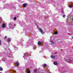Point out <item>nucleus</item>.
I'll return each mask as SVG.
<instances>
[{"label": "nucleus", "mask_w": 73, "mask_h": 73, "mask_svg": "<svg viewBox=\"0 0 73 73\" xmlns=\"http://www.w3.org/2000/svg\"><path fill=\"white\" fill-rule=\"evenodd\" d=\"M0 70L1 71H2L3 70V68L1 67H0Z\"/></svg>", "instance_id": "4468645a"}, {"label": "nucleus", "mask_w": 73, "mask_h": 73, "mask_svg": "<svg viewBox=\"0 0 73 73\" xmlns=\"http://www.w3.org/2000/svg\"><path fill=\"white\" fill-rule=\"evenodd\" d=\"M66 17V15H65V14H63L62 15L63 17Z\"/></svg>", "instance_id": "f8f14e48"}, {"label": "nucleus", "mask_w": 73, "mask_h": 73, "mask_svg": "<svg viewBox=\"0 0 73 73\" xmlns=\"http://www.w3.org/2000/svg\"><path fill=\"white\" fill-rule=\"evenodd\" d=\"M5 23H3L2 26V27L3 28H5Z\"/></svg>", "instance_id": "20e7f679"}, {"label": "nucleus", "mask_w": 73, "mask_h": 73, "mask_svg": "<svg viewBox=\"0 0 73 73\" xmlns=\"http://www.w3.org/2000/svg\"><path fill=\"white\" fill-rule=\"evenodd\" d=\"M23 57H24V56H23Z\"/></svg>", "instance_id": "2f4dec72"}, {"label": "nucleus", "mask_w": 73, "mask_h": 73, "mask_svg": "<svg viewBox=\"0 0 73 73\" xmlns=\"http://www.w3.org/2000/svg\"><path fill=\"white\" fill-rule=\"evenodd\" d=\"M36 45H34V50H35V47H36Z\"/></svg>", "instance_id": "393cba45"}, {"label": "nucleus", "mask_w": 73, "mask_h": 73, "mask_svg": "<svg viewBox=\"0 0 73 73\" xmlns=\"http://www.w3.org/2000/svg\"><path fill=\"white\" fill-rule=\"evenodd\" d=\"M7 7H8V6H7Z\"/></svg>", "instance_id": "473e14b6"}, {"label": "nucleus", "mask_w": 73, "mask_h": 73, "mask_svg": "<svg viewBox=\"0 0 73 73\" xmlns=\"http://www.w3.org/2000/svg\"><path fill=\"white\" fill-rule=\"evenodd\" d=\"M43 66L44 68H45L46 66V65L45 64H43Z\"/></svg>", "instance_id": "6e6552de"}, {"label": "nucleus", "mask_w": 73, "mask_h": 73, "mask_svg": "<svg viewBox=\"0 0 73 73\" xmlns=\"http://www.w3.org/2000/svg\"><path fill=\"white\" fill-rule=\"evenodd\" d=\"M72 20H73V18H72Z\"/></svg>", "instance_id": "7c9ffc66"}, {"label": "nucleus", "mask_w": 73, "mask_h": 73, "mask_svg": "<svg viewBox=\"0 0 73 73\" xmlns=\"http://www.w3.org/2000/svg\"><path fill=\"white\" fill-rule=\"evenodd\" d=\"M7 38V36H5V38Z\"/></svg>", "instance_id": "a878e982"}, {"label": "nucleus", "mask_w": 73, "mask_h": 73, "mask_svg": "<svg viewBox=\"0 0 73 73\" xmlns=\"http://www.w3.org/2000/svg\"><path fill=\"white\" fill-rule=\"evenodd\" d=\"M51 58H55V56L53 55L51 56Z\"/></svg>", "instance_id": "ddd939ff"}, {"label": "nucleus", "mask_w": 73, "mask_h": 73, "mask_svg": "<svg viewBox=\"0 0 73 73\" xmlns=\"http://www.w3.org/2000/svg\"><path fill=\"white\" fill-rule=\"evenodd\" d=\"M7 40L8 41H11V38H9Z\"/></svg>", "instance_id": "a211bd4d"}, {"label": "nucleus", "mask_w": 73, "mask_h": 73, "mask_svg": "<svg viewBox=\"0 0 73 73\" xmlns=\"http://www.w3.org/2000/svg\"><path fill=\"white\" fill-rule=\"evenodd\" d=\"M17 19V18L16 17H14V20H16Z\"/></svg>", "instance_id": "dca6fc26"}, {"label": "nucleus", "mask_w": 73, "mask_h": 73, "mask_svg": "<svg viewBox=\"0 0 73 73\" xmlns=\"http://www.w3.org/2000/svg\"><path fill=\"white\" fill-rule=\"evenodd\" d=\"M65 61H66V62H68L69 63H72V62H73V60H72L70 59H66L65 60Z\"/></svg>", "instance_id": "f03ea898"}, {"label": "nucleus", "mask_w": 73, "mask_h": 73, "mask_svg": "<svg viewBox=\"0 0 73 73\" xmlns=\"http://www.w3.org/2000/svg\"><path fill=\"white\" fill-rule=\"evenodd\" d=\"M54 54H56V53H54Z\"/></svg>", "instance_id": "cd10ccee"}, {"label": "nucleus", "mask_w": 73, "mask_h": 73, "mask_svg": "<svg viewBox=\"0 0 73 73\" xmlns=\"http://www.w3.org/2000/svg\"><path fill=\"white\" fill-rule=\"evenodd\" d=\"M1 41L0 40V45H1Z\"/></svg>", "instance_id": "b1692460"}, {"label": "nucleus", "mask_w": 73, "mask_h": 73, "mask_svg": "<svg viewBox=\"0 0 73 73\" xmlns=\"http://www.w3.org/2000/svg\"><path fill=\"white\" fill-rule=\"evenodd\" d=\"M5 54H7L6 53H5Z\"/></svg>", "instance_id": "c85d7f7f"}, {"label": "nucleus", "mask_w": 73, "mask_h": 73, "mask_svg": "<svg viewBox=\"0 0 73 73\" xmlns=\"http://www.w3.org/2000/svg\"><path fill=\"white\" fill-rule=\"evenodd\" d=\"M0 73H2L1 72H0Z\"/></svg>", "instance_id": "72a5a7b5"}, {"label": "nucleus", "mask_w": 73, "mask_h": 73, "mask_svg": "<svg viewBox=\"0 0 73 73\" xmlns=\"http://www.w3.org/2000/svg\"><path fill=\"white\" fill-rule=\"evenodd\" d=\"M27 73H31V71H30V70H27Z\"/></svg>", "instance_id": "6ab92c4d"}, {"label": "nucleus", "mask_w": 73, "mask_h": 73, "mask_svg": "<svg viewBox=\"0 0 73 73\" xmlns=\"http://www.w3.org/2000/svg\"><path fill=\"white\" fill-rule=\"evenodd\" d=\"M13 47L14 48V49L15 50H17V49H18V48L16 47V46L15 45H13Z\"/></svg>", "instance_id": "39448f33"}, {"label": "nucleus", "mask_w": 73, "mask_h": 73, "mask_svg": "<svg viewBox=\"0 0 73 73\" xmlns=\"http://www.w3.org/2000/svg\"><path fill=\"white\" fill-rule=\"evenodd\" d=\"M53 64L55 65H57V63L56 62H54L53 63Z\"/></svg>", "instance_id": "0eeeda50"}, {"label": "nucleus", "mask_w": 73, "mask_h": 73, "mask_svg": "<svg viewBox=\"0 0 73 73\" xmlns=\"http://www.w3.org/2000/svg\"><path fill=\"white\" fill-rule=\"evenodd\" d=\"M15 27V25L13 23H10L9 24V27L10 28H13Z\"/></svg>", "instance_id": "f257e3e1"}, {"label": "nucleus", "mask_w": 73, "mask_h": 73, "mask_svg": "<svg viewBox=\"0 0 73 73\" xmlns=\"http://www.w3.org/2000/svg\"><path fill=\"white\" fill-rule=\"evenodd\" d=\"M72 38H73V36L72 37Z\"/></svg>", "instance_id": "c756f323"}, {"label": "nucleus", "mask_w": 73, "mask_h": 73, "mask_svg": "<svg viewBox=\"0 0 73 73\" xmlns=\"http://www.w3.org/2000/svg\"><path fill=\"white\" fill-rule=\"evenodd\" d=\"M50 42H51V44H54V42H53V41H52V40H51V41H50Z\"/></svg>", "instance_id": "9b49d317"}, {"label": "nucleus", "mask_w": 73, "mask_h": 73, "mask_svg": "<svg viewBox=\"0 0 73 73\" xmlns=\"http://www.w3.org/2000/svg\"><path fill=\"white\" fill-rule=\"evenodd\" d=\"M37 72V70L36 69H35L34 71V73H36Z\"/></svg>", "instance_id": "aec40b11"}, {"label": "nucleus", "mask_w": 73, "mask_h": 73, "mask_svg": "<svg viewBox=\"0 0 73 73\" xmlns=\"http://www.w3.org/2000/svg\"><path fill=\"white\" fill-rule=\"evenodd\" d=\"M2 60L3 61H5V60H6L5 58H3L2 59Z\"/></svg>", "instance_id": "2eb2a0df"}, {"label": "nucleus", "mask_w": 73, "mask_h": 73, "mask_svg": "<svg viewBox=\"0 0 73 73\" xmlns=\"http://www.w3.org/2000/svg\"><path fill=\"white\" fill-rule=\"evenodd\" d=\"M23 6L24 7H26L27 6L26 5V4H23Z\"/></svg>", "instance_id": "1a4fd4ad"}, {"label": "nucleus", "mask_w": 73, "mask_h": 73, "mask_svg": "<svg viewBox=\"0 0 73 73\" xmlns=\"http://www.w3.org/2000/svg\"><path fill=\"white\" fill-rule=\"evenodd\" d=\"M16 65L17 66H18L19 65V63L18 62H17L16 63Z\"/></svg>", "instance_id": "423d86ee"}, {"label": "nucleus", "mask_w": 73, "mask_h": 73, "mask_svg": "<svg viewBox=\"0 0 73 73\" xmlns=\"http://www.w3.org/2000/svg\"><path fill=\"white\" fill-rule=\"evenodd\" d=\"M38 44L39 45H41V42H38Z\"/></svg>", "instance_id": "f3484780"}, {"label": "nucleus", "mask_w": 73, "mask_h": 73, "mask_svg": "<svg viewBox=\"0 0 73 73\" xmlns=\"http://www.w3.org/2000/svg\"><path fill=\"white\" fill-rule=\"evenodd\" d=\"M39 31L41 33L42 35H43L44 33V32L43 31V30L41 28L39 29Z\"/></svg>", "instance_id": "7ed1b4c3"}, {"label": "nucleus", "mask_w": 73, "mask_h": 73, "mask_svg": "<svg viewBox=\"0 0 73 73\" xmlns=\"http://www.w3.org/2000/svg\"><path fill=\"white\" fill-rule=\"evenodd\" d=\"M73 7V5H70L69 6L70 8H71V7Z\"/></svg>", "instance_id": "412c9836"}, {"label": "nucleus", "mask_w": 73, "mask_h": 73, "mask_svg": "<svg viewBox=\"0 0 73 73\" xmlns=\"http://www.w3.org/2000/svg\"><path fill=\"white\" fill-rule=\"evenodd\" d=\"M61 12L62 13H64V10L63 9H62Z\"/></svg>", "instance_id": "4be33fe9"}, {"label": "nucleus", "mask_w": 73, "mask_h": 73, "mask_svg": "<svg viewBox=\"0 0 73 73\" xmlns=\"http://www.w3.org/2000/svg\"><path fill=\"white\" fill-rule=\"evenodd\" d=\"M25 55H26V53H24V56H25Z\"/></svg>", "instance_id": "bb28decb"}, {"label": "nucleus", "mask_w": 73, "mask_h": 73, "mask_svg": "<svg viewBox=\"0 0 73 73\" xmlns=\"http://www.w3.org/2000/svg\"><path fill=\"white\" fill-rule=\"evenodd\" d=\"M54 33L55 35H57V34H58V32L57 31H55V32H54Z\"/></svg>", "instance_id": "9d476101"}, {"label": "nucleus", "mask_w": 73, "mask_h": 73, "mask_svg": "<svg viewBox=\"0 0 73 73\" xmlns=\"http://www.w3.org/2000/svg\"><path fill=\"white\" fill-rule=\"evenodd\" d=\"M0 20H1V21H2V18L1 17H0Z\"/></svg>", "instance_id": "5701e85b"}]
</instances>
